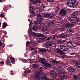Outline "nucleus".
<instances>
[{
  "instance_id": "obj_1",
  "label": "nucleus",
  "mask_w": 80,
  "mask_h": 80,
  "mask_svg": "<svg viewBox=\"0 0 80 80\" xmlns=\"http://www.w3.org/2000/svg\"><path fill=\"white\" fill-rule=\"evenodd\" d=\"M67 3L69 7H76L78 4V2L77 0H69L68 1Z\"/></svg>"
},
{
  "instance_id": "obj_2",
  "label": "nucleus",
  "mask_w": 80,
  "mask_h": 80,
  "mask_svg": "<svg viewBox=\"0 0 80 80\" xmlns=\"http://www.w3.org/2000/svg\"><path fill=\"white\" fill-rule=\"evenodd\" d=\"M58 70L60 73H60L59 74V75L60 76H59L60 77L62 78V80L65 79V78H68V77L67 75H65V73H62L63 70V68L62 66H59L58 67Z\"/></svg>"
},
{
  "instance_id": "obj_3",
  "label": "nucleus",
  "mask_w": 80,
  "mask_h": 80,
  "mask_svg": "<svg viewBox=\"0 0 80 80\" xmlns=\"http://www.w3.org/2000/svg\"><path fill=\"white\" fill-rule=\"evenodd\" d=\"M39 62L41 63L44 65V67L46 69H48V68L51 67V65L46 62L45 58H41V59L39 60Z\"/></svg>"
},
{
  "instance_id": "obj_4",
  "label": "nucleus",
  "mask_w": 80,
  "mask_h": 80,
  "mask_svg": "<svg viewBox=\"0 0 80 80\" xmlns=\"http://www.w3.org/2000/svg\"><path fill=\"white\" fill-rule=\"evenodd\" d=\"M42 15L40 14H38L37 16V21H34V24L35 25H39L42 23Z\"/></svg>"
},
{
  "instance_id": "obj_5",
  "label": "nucleus",
  "mask_w": 80,
  "mask_h": 80,
  "mask_svg": "<svg viewBox=\"0 0 80 80\" xmlns=\"http://www.w3.org/2000/svg\"><path fill=\"white\" fill-rule=\"evenodd\" d=\"M74 32L73 29L72 28L68 29L66 32V35L67 36H68V37L69 36H71L73 34Z\"/></svg>"
},
{
  "instance_id": "obj_6",
  "label": "nucleus",
  "mask_w": 80,
  "mask_h": 80,
  "mask_svg": "<svg viewBox=\"0 0 80 80\" xmlns=\"http://www.w3.org/2000/svg\"><path fill=\"white\" fill-rule=\"evenodd\" d=\"M72 43H73V42H72V41L71 40L67 41L66 42V45L67 46V47L71 48V49L73 48L74 46Z\"/></svg>"
},
{
  "instance_id": "obj_7",
  "label": "nucleus",
  "mask_w": 80,
  "mask_h": 80,
  "mask_svg": "<svg viewBox=\"0 0 80 80\" xmlns=\"http://www.w3.org/2000/svg\"><path fill=\"white\" fill-rule=\"evenodd\" d=\"M79 20V18H77L72 17L70 18L69 21L71 23H76L77 22H78Z\"/></svg>"
},
{
  "instance_id": "obj_8",
  "label": "nucleus",
  "mask_w": 80,
  "mask_h": 80,
  "mask_svg": "<svg viewBox=\"0 0 80 80\" xmlns=\"http://www.w3.org/2000/svg\"><path fill=\"white\" fill-rule=\"evenodd\" d=\"M53 45V43L52 42L49 43V44H47L45 45V47H47L48 51V52H50L52 50V46Z\"/></svg>"
},
{
  "instance_id": "obj_9",
  "label": "nucleus",
  "mask_w": 80,
  "mask_h": 80,
  "mask_svg": "<svg viewBox=\"0 0 80 80\" xmlns=\"http://www.w3.org/2000/svg\"><path fill=\"white\" fill-rule=\"evenodd\" d=\"M50 74L53 77H57V74L56 73V72L54 70H51L50 72Z\"/></svg>"
},
{
  "instance_id": "obj_10",
  "label": "nucleus",
  "mask_w": 80,
  "mask_h": 80,
  "mask_svg": "<svg viewBox=\"0 0 80 80\" xmlns=\"http://www.w3.org/2000/svg\"><path fill=\"white\" fill-rule=\"evenodd\" d=\"M29 36L30 37V40H31V41L34 43V45H37V43H36V41H33L34 38H35V37L31 35H30Z\"/></svg>"
},
{
  "instance_id": "obj_11",
  "label": "nucleus",
  "mask_w": 80,
  "mask_h": 80,
  "mask_svg": "<svg viewBox=\"0 0 80 80\" xmlns=\"http://www.w3.org/2000/svg\"><path fill=\"white\" fill-rule=\"evenodd\" d=\"M66 11L64 9H61L59 12V13L62 16H65L66 15Z\"/></svg>"
},
{
  "instance_id": "obj_12",
  "label": "nucleus",
  "mask_w": 80,
  "mask_h": 80,
  "mask_svg": "<svg viewBox=\"0 0 80 80\" xmlns=\"http://www.w3.org/2000/svg\"><path fill=\"white\" fill-rule=\"evenodd\" d=\"M68 70L69 72H74L76 71L75 68L73 67L68 68Z\"/></svg>"
},
{
  "instance_id": "obj_13",
  "label": "nucleus",
  "mask_w": 80,
  "mask_h": 80,
  "mask_svg": "<svg viewBox=\"0 0 80 80\" xmlns=\"http://www.w3.org/2000/svg\"><path fill=\"white\" fill-rule=\"evenodd\" d=\"M35 78L36 79L38 80L40 78V72L39 71L37 72V73L35 75Z\"/></svg>"
},
{
  "instance_id": "obj_14",
  "label": "nucleus",
  "mask_w": 80,
  "mask_h": 80,
  "mask_svg": "<svg viewBox=\"0 0 80 80\" xmlns=\"http://www.w3.org/2000/svg\"><path fill=\"white\" fill-rule=\"evenodd\" d=\"M44 17L45 18H52L53 17V15L52 14H46L44 15Z\"/></svg>"
},
{
  "instance_id": "obj_15",
  "label": "nucleus",
  "mask_w": 80,
  "mask_h": 80,
  "mask_svg": "<svg viewBox=\"0 0 80 80\" xmlns=\"http://www.w3.org/2000/svg\"><path fill=\"white\" fill-rule=\"evenodd\" d=\"M56 50L57 51L56 53L59 52L60 53H61L62 55H65V54L63 53L62 51H61L60 49L57 48L56 49Z\"/></svg>"
},
{
  "instance_id": "obj_16",
  "label": "nucleus",
  "mask_w": 80,
  "mask_h": 80,
  "mask_svg": "<svg viewBox=\"0 0 80 80\" xmlns=\"http://www.w3.org/2000/svg\"><path fill=\"white\" fill-rule=\"evenodd\" d=\"M65 27L66 28H71V27H73V25L72 24L68 23L65 24Z\"/></svg>"
},
{
  "instance_id": "obj_17",
  "label": "nucleus",
  "mask_w": 80,
  "mask_h": 80,
  "mask_svg": "<svg viewBox=\"0 0 80 80\" xmlns=\"http://www.w3.org/2000/svg\"><path fill=\"white\" fill-rule=\"evenodd\" d=\"M42 31L43 32H45V34H48V32H47V28L46 27H44V26L43 27H42Z\"/></svg>"
},
{
  "instance_id": "obj_18",
  "label": "nucleus",
  "mask_w": 80,
  "mask_h": 80,
  "mask_svg": "<svg viewBox=\"0 0 80 80\" xmlns=\"http://www.w3.org/2000/svg\"><path fill=\"white\" fill-rule=\"evenodd\" d=\"M39 51L40 52H47V49L44 48H40L39 49Z\"/></svg>"
},
{
  "instance_id": "obj_19",
  "label": "nucleus",
  "mask_w": 80,
  "mask_h": 80,
  "mask_svg": "<svg viewBox=\"0 0 80 80\" xmlns=\"http://www.w3.org/2000/svg\"><path fill=\"white\" fill-rule=\"evenodd\" d=\"M10 58L11 59V63L13 64H14L15 63V58H14L13 57H11Z\"/></svg>"
},
{
  "instance_id": "obj_20",
  "label": "nucleus",
  "mask_w": 80,
  "mask_h": 80,
  "mask_svg": "<svg viewBox=\"0 0 80 80\" xmlns=\"http://www.w3.org/2000/svg\"><path fill=\"white\" fill-rule=\"evenodd\" d=\"M68 37V36L67 35L66 32V35H65L63 33H62L60 34V37L62 38H65V37Z\"/></svg>"
},
{
  "instance_id": "obj_21",
  "label": "nucleus",
  "mask_w": 80,
  "mask_h": 80,
  "mask_svg": "<svg viewBox=\"0 0 80 80\" xmlns=\"http://www.w3.org/2000/svg\"><path fill=\"white\" fill-rule=\"evenodd\" d=\"M32 29L34 31L37 32L38 30V26H33L32 27Z\"/></svg>"
},
{
  "instance_id": "obj_22",
  "label": "nucleus",
  "mask_w": 80,
  "mask_h": 80,
  "mask_svg": "<svg viewBox=\"0 0 80 80\" xmlns=\"http://www.w3.org/2000/svg\"><path fill=\"white\" fill-rule=\"evenodd\" d=\"M31 43H33V44H34V43L33 42H31V41L30 42L27 41L26 43L27 47H28V45H30Z\"/></svg>"
},
{
  "instance_id": "obj_23",
  "label": "nucleus",
  "mask_w": 80,
  "mask_h": 80,
  "mask_svg": "<svg viewBox=\"0 0 80 80\" xmlns=\"http://www.w3.org/2000/svg\"><path fill=\"white\" fill-rule=\"evenodd\" d=\"M57 46V44L56 43H53L52 44V45L51 46V48H53V49H55L56 48V47Z\"/></svg>"
},
{
  "instance_id": "obj_24",
  "label": "nucleus",
  "mask_w": 80,
  "mask_h": 80,
  "mask_svg": "<svg viewBox=\"0 0 80 80\" xmlns=\"http://www.w3.org/2000/svg\"><path fill=\"white\" fill-rule=\"evenodd\" d=\"M40 9L42 11H43L45 9V5L42 4L40 7Z\"/></svg>"
},
{
  "instance_id": "obj_25",
  "label": "nucleus",
  "mask_w": 80,
  "mask_h": 80,
  "mask_svg": "<svg viewBox=\"0 0 80 80\" xmlns=\"http://www.w3.org/2000/svg\"><path fill=\"white\" fill-rule=\"evenodd\" d=\"M39 67V65L37 64H35L33 65V68H38Z\"/></svg>"
},
{
  "instance_id": "obj_26",
  "label": "nucleus",
  "mask_w": 80,
  "mask_h": 80,
  "mask_svg": "<svg viewBox=\"0 0 80 80\" xmlns=\"http://www.w3.org/2000/svg\"><path fill=\"white\" fill-rule=\"evenodd\" d=\"M66 46L63 45H60V49H62V50H64V48H65Z\"/></svg>"
},
{
  "instance_id": "obj_27",
  "label": "nucleus",
  "mask_w": 80,
  "mask_h": 80,
  "mask_svg": "<svg viewBox=\"0 0 80 80\" xmlns=\"http://www.w3.org/2000/svg\"><path fill=\"white\" fill-rule=\"evenodd\" d=\"M8 25V24L6 22H4L3 23V25H2L3 28H5Z\"/></svg>"
},
{
  "instance_id": "obj_28",
  "label": "nucleus",
  "mask_w": 80,
  "mask_h": 80,
  "mask_svg": "<svg viewBox=\"0 0 80 80\" xmlns=\"http://www.w3.org/2000/svg\"><path fill=\"white\" fill-rule=\"evenodd\" d=\"M37 35L38 36V37L39 38L40 37H44L45 36L44 34H42L40 33H39V34H37Z\"/></svg>"
},
{
  "instance_id": "obj_29",
  "label": "nucleus",
  "mask_w": 80,
  "mask_h": 80,
  "mask_svg": "<svg viewBox=\"0 0 80 80\" xmlns=\"http://www.w3.org/2000/svg\"><path fill=\"white\" fill-rule=\"evenodd\" d=\"M73 78H74V80H78V76L75 75H73Z\"/></svg>"
},
{
  "instance_id": "obj_30",
  "label": "nucleus",
  "mask_w": 80,
  "mask_h": 80,
  "mask_svg": "<svg viewBox=\"0 0 80 80\" xmlns=\"http://www.w3.org/2000/svg\"><path fill=\"white\" fill-rule=\"evenodd\" d=\"M32 9H31V8H30V10H32V11H31V13L32 15V16H35V12H34L33 10V8H32Z\"/></svg>"
},
{
  "instance_id": "obj_31",
  "label": "nucleus",
  "mask_w": 80,
  "mask_h": 80,
  "mask_svg": "<svg viewBox=\"0 0 80 80\" xmlns=\"http://www.w3.org/2000/svg\"><path fill=\"white\" fill-rule=\"evenodd\" d=\"M30 35H32V36L35 37V36H36V35H37V34L34 32H32L30 33Z\"/></svg>"
},
{
  "instance_id": "obj_32",
  "label": "nucleus",
  "mask_w": 80,
  "mask_h": 80,
  "mask_svg": "<svg viewBox=\"0 0 80 80\" xmlns=\"http://www.w3.org/2000/svg\"><path fill=\"white\" fill-rule=\"evenodd\" d=\"M60 10V9L59 7L56 8V10H55V13H58L59 11Z\"/></svg>"
},
{
  "instance_id": "obj_33",
  "label": "nucleus",
  "mask_w": 80,
  "mask_h": 80,
  "mask_svg": "<svg viewBox=\"0 0 80 80\" xmlns=\"http://www.w3.org/2000/svg\"><path fill=\"white\" fill-rule=\"evenodd\" d=\"M66 42V40H61L59 41V43L61 44H64V42Z\"/></svg>"
},
{
  "instance_id": "obj_34",
  "label": "nucleus",
  "mask_w": 80,
  "mask_h": 80,
  "mask_svg": "<svg viewBox=\"0 0 80 80\" xmlns=\"http://www.w3.org/2000/svg\"><path fill=\"white\" fill-rule=\"evenodd\" d=\"M6 64L7 65H10V60L9 59H7L6 60Z\"/></svg>"
},
{
  "instance_id": "obj_35",
  "label": "nucleus",
  "mask_w": 80,
  "mask_h": 80,
  "mask_svg": "<svg viewBox=\"0 0 80 80\" xmlns=\"http://www.w3.org/2000/svg\"><path fill=\"white\" fill-rule=\"evenodd\" d=\"M68 50H69V49L66 47L63 50V51L64 52H68Z\"/></svg>"
},
{
  "instance_id": "obj_36",
  "label": "nucleus",
  "mask_w": 80,
  "mask_h": 80,
  "mask_svg": "<svg viewBox=\"0 0 80 80\" xmlns=\"http://www.w3.org/2000/svg\"><path fill=\"white\" fill-rule=\"evenodd\" d=\"M52 62H53L54 63H56L57 64V63H58L59 62V61H55V60H52Z\"/></svg>"
},
{
  "instance_id": "obj_37",
  "label": "nucleus",
  "mask_w": 80,
  "mask_h": 80,
  "mask_svg": "<svg viewBox=\"0 0 80 80\" xmlns=\"http://www.w3.org/2000/svg\"><path fill=\"white\" fill-rule=\"evenodd\" d=\"M37 0H31V2L32 3H37Z\"/></svg>"
},
{
  "instance_id": "obj_38",
  "label": "nucleus",
  "mask_w": 80,
  "mask_h": 80,
  "mask_svg": "<svg viewBox=\"0 0 80 80\" xmlns=\"http://www.w3.org/2000/svg\"><path fill=\"white\" fill-rule=\"evenodd\" d=\"M25 72L27 73H30L31 72V71L29 70H27L25 71Z\"/></svg>"
},
{
  "instance_id": "obj_39",
  "label": "nucleus",
  "mask_w": 80,
  "mask_h": 80,
  "mask_svg": "<svg viewBox=\"0 0 80 80\" xmlns=\"http://www.w3.org/2000/svg\"><path fill=\"white\" fill-rule=\"evenodd\" d=\"M48 26H49V27H52L53 26V25L51 24L49 22H48Z\"/></svg>"
},
{
  "instance_id": "obj_40",
  "label": "nucleus",
  "mask_w": 80,
  "mask_h": 80,
  "mask_svg": "<svg viewBox=\"0 0 80 80\" xmlns=\"http://www.w3.org/2000/svg\"><path fill=\"white\" fill-rule=\"evenodd\" d=\"M4 16H5L4 15V14H3V13H2L0 14V17L1 18H3V17H4Z\"/></svg>"
},
{
  "instance_id": "obj_41",
  "label": "nucleus",
  "mask_w": 80,
  "mask_h": 80,
  "mask_svg": "<svg viewBox=\"0 0 80 80\" xmlns=\"http://www.w3.org/2000/svg\"><path fill=\"white\" fill-rule=\"evenodd\" d=\"M74 63L76 64L77 65H79V63H78V62L75 61H74Z\"/></svg>"
},
{
  "instance_id": "obj_42",
  "label": "nucleus",
  "mask_w": 80,
  "mask_h": 80,
  "mask_svg": "<svg viewBox=\"0 0 80 80\" xmlns=\"http://www.w3.org/2000/svg\"><path fill=\"white\" fill-rule=\"evenodd\" d=\"M48 2H53L54 0H47Z\"/></svg>"
},
{
  "instance_id": "obj_43",
  "label": "nucleus",
  "mask_w": 80,
  "mask_h": 80,
  "mask_svg": "<svg viewBox=\"0 0 80 80\" xmlns=\"http://www.w3.org/2000/svg\"><path fill=\"white\" fill-rule=\"evenodd\" d=\"M41 2V0H37V3H40Z\"/></svg>"
},
{
  "instance_id": "obj_44",
  "label": "nucleus",
  "mask_w": 80,
  "mask_h": 80,
  "mask_svg": "<svg viewBox=\"0 0 80 80\" xmlns=\"http://www.w3.org/2000/svg\"><path fill=\"white\" fill-rule=\"evenodd\" d=\"M37 51H35L34 52H32V53H34L35 54H37Z\"/></svg>"
},
{
  "instance_id": "obj_45",
  "label": "nucleus",
  "mask_w": 80,
  "mask_h": 80,
  "mask_svg": "<svg viewBox=\"0 0 80 80\" xmlns=\"http://www.w3.org/2000/svg\"><path fill=\"white\" fill-rule=\"evenodd\" d=\"M57 35H54L52 36V38H53V39H55V38L57 37Z\"/></svg>"
},
{
  "instance_id": "obj_46",
  "label": "nucleus",
  "mask_w": 80,
  "mask_h": 80,
  "mask_svg": "<svg viewBox=\"0 0 80 80\" xmlns=\"http://www.w3.org/2000/svg\"><path fill=\"white\" fill-rule=\"evenodd\" d=\"M73 16H76V15H77V12H74L73 14Z\"/></svg>"
},
{
  "instance_id": "obj_47",
  "label": "nucleus",
  "mask_w": 80,
  "mask_h": 80,
  "mask_svg": "<svg viewBox=\"0 0 80 80\" xmlns=\"http://www.w3.org/2000/svg\"><path fill=\"white\" fill-rule=\"evenodd\" d=\"M52 38L51 37H48L47 38V40H50V39H52Z\"/></svg>"
},
{
  "instance_id": "obj_48",
  "label": "nucleus",
  "mask_w": 80,
  "mask_h": 80,
  "mask_svg": "<svg viewBox=\"0 0 80 80\" xmlns=\"http://www.w3.org/2000/svg\"><path fill=\"white\" fill-rule=\"evenodd\" d=\"M43 78H44V79H45L46 80H49V79H48L46 76L44 77Z\"/></svg>"
},
{
  "instance_id": "obj_49",
  "label": "nucleus",
  "mask_w": 80,
  "mask_h": 80,
  "mask_svg": "<svg viewBox=\"0 0 80 80\" xmlns=\"http://www.w3.org/2000/svg\"><path fill=\"white\" fill-rule=\"evenodd\" d=\"M75 53H76L73 52L72 53H70V55H75Z\"/></svg>"
},
{
  "instance_id": "obj_50",
  "label": "nucleus",
  "mask_w": 80,
  "mask_h": 80,
  "mask_svg": "<svg viewBox=\"0 0 80 80\" xmlns=\"http://www.w3.org/2000/svg\"><path fill=\"white\" fill-rule=\"evenodd\" d=\"M11 74L12 75H13L14 73H13V71L12 70L11 71Z\"/></svg>"
},
{
  "instance_id": "obj_51",
  "label": "nucleus",
  "mask_w": 80,
  "mask_h": 80,
  "mask_svg": "<svg viewBox=\"0 0 80 80\" xmlns=\"http://www.w3.org/2000/svg\"><path fill=\"white\" fill-rule=\"evenodd\" d=\"M50 23V24H51L53 26V24H54V22H53V21H51L50 22H49Z\"/></svg>"
},
{
  "instance_id": "obj_52",
  "label": "nucleus",
  "mask_w": 80,
  "mask_h": 80,
  "mask_svg": "<svg viewBox=\"0 0 80 80\" xmlns=\"http://www.w3.org/2000/svg\"><path fill=\"white\" fill-rule=\"evenodd\" d=\"M31 55H32V56H34V55H36L35 54V53H32V52H31Z\"/></svg>"
},
{
  "instance_id": "obj_53",
  "label": "nucleus",
  "mask_w": 80,
  "mask_h": 80,
  "mask_svg": "<svg viewBox=\"0 0 80 80\" xmlns=\"http://www.w3.org/2000/svg\"><path fill=\"white\" fill-rule=\"evenodd\" d=\"M1 64H3V65H4V64H5V63L4 62H3V61H2L1 62Z\"/></svg>"
},
{
  "instance_id": "obj_54",
  "label": "nucleus",
  "mask_w": 80,
  "mask_h": 80,
  "mask_svg": "<svg viewBox=\"0 0 80 80\" xmlns=\"http://www.w3.org/2000/svg\"><path fill=\"white\" fill-rule=\"evenodd\" d=\"M58 30L57 29H55L53 30V32H57Z\"/></svg>"
},
{
  "instance_id": "obj_55",
  "label": "nucleus",
  "mask_w": 80,
  "mask_h": 80,
  "mask_svg": "<svg viewBox=\"0 0 80 80\" xmlns=\"http://www.w3.org/2000/svg\"><path fill=\"white\" fill-rule=\"evenodd\" d=\"M0 3H2V0H0Z\"/></svg>"
},
{
  "instance_id": "obj_56",
  "label": "nucleus",
  "mask_w": 80,
  "mask_h": 80,
  "mask_svg": "<svg viewBox=\"0 0 80 80\" xmlns=\"http://www.w3.org/2000/svg\"><path fill=\"white\" fill-rule=\"evenodd\" d=\"M43 68V67H41L40 68V69H42Z\"/></svg>"
},
{
  "instance_id": "obj_57",
  "label": "nucleus",
  "mask_w": 80,
  "mask_h": 80,
  "mask_svg": "<svg viewBox=\"0 0 80 80\" xmlns=\"http://www.w3.org/2000/svg\"><path fill=\"white\" fill-rule=\"evenodd\" d=\"M78 59L79 62H80V58H78Z\"/></svg>"
},
{
  "instance_id": "obj_58",
  "label": "nucleus",
  "mask_w": 80,
  "mask_h": 80,
  "mask_svg": "<svg viewBox=\"0 0 80 80\" xmlns=\"http://www.w3.org/2000/svg\"><path fill=\"white\" fill-rule=\"evenodd\" d=\"M78 38H80V35L78 36Z\"/></svg>"
},
{
  "instance_id": "obj_59",
  "label": "nucleus",
  "mask_w": 80,
  "mask_h": 80,
  "mask_svg": "<svg viewBox=\"0 0 80 80\" xmlns=\"http://www.w3.org/2000/svg\"><path fill=\"white\" fill-rule=\"evenodd\" d=\"M31 24L32 25H33V23L32 22L31 23Z\"/></svg>"
},
{
  "instance_id": "obj_60",
  "label": "nucleus",
  "mask_w": 80,
  "mask_h": 80,
  "mask_svg": "<svg viewBox=\"0 0 80 80\" xmlns=\"http://www.w3.org/2000/svg\"><path fill=\"white\" fill-rule=\"evenodd\" d=\"M23 61H24V62H26V61H25V60H23Z\"/></svg>"
},
{
  "instance_id": "obj_61",
  "label": "nucleus",
  "mask_w": 80,
  "mask_h": 80,
  "mask_svg": "<svg viewBox=\"0 0 80 80\" xmlns=\"http://www.w3.org/2000/svg\"><path fill=\"white\" fill-rule=\"evenodd\" d=\"M3 38H1V40H3Z\"/></svg>"
},
{
  "instance_id": "obj_62",
  "label": "nucleus",
  "mask_w": 80,
  "mask_h": 80,
  "mask_svg": "<svg viewBox=\"0 0 80 80\" xmlns=\"http://www.w3.org/2000/svg\"><path fill=\"white\" fill-rule=\"evenodd\" d=\"M1 24H2V23H1V22H0V25H1Z\"/></svg>"
},
{
  "instance_id": "obj_63",
  "label": "nucleus",
  "mask_w": 80,
  "mask_h": 80,
  "mask_svg": "<svg viewBox=\"0 0 80 80\" xmlns=\"http://www.w3.org/2000/svg\"><path fill=\"white\" fill-rule=\"evenodd\" d=\"M30 19H28V21H30Z\"/></svg>"
},
{
  "instance_id": "obj_64",
  "label": "nucleus",
  "mask_w": 80,
  "mask_h": 80,
  "mask_svg": "<svg viewBox=\"0 0 80 80\" xmlns=\"http://www.w3.org/2000/svg\"><path fill=\"white\" fill-rule=\"evenodd\" d=\"M2 42H0V44H2Z\"/></svg>"
}]
</instances>
